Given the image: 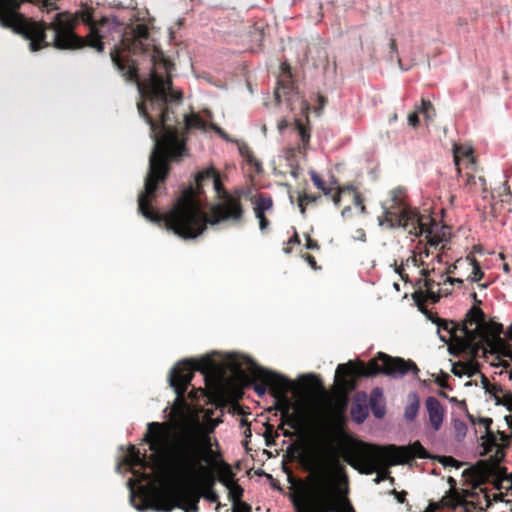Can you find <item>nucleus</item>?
Returning <instances> with one entry per match:
<instances>
[{"label":"nucleus","instance_id":"obj_1","mask_svg":"<svg viewBox=\"0 0 512 512\" xmlns=\"http://www.w3.org/2000/svg\"><path fill=\"white\" fill-rule=\"evenodd\" d=\"M173 106L174 104L168 105L170 117L175 120L170 128L164 127L160 117L146 121L150 125L154 146L149 157V171L145 178L144 190L138 197V210L151 222L163 221L179 237L194 239L206 230L207 224L241 220L243 208L238 197L223 190L219 175L212 180L217 193L223 195L221 202L213 207L211 219L203 211L193 187L183 190L171 210L164 214L151 206L156 197L158 184L163 183L168 175V161L181 157L186 151V138L180 130L181 122L176 117Z\"/></svg>","mask_w":512,"mask_h":512},{"label":"nucleus","instance_id":"obj_2","mask_svg":"<svg viewBox=\"0 0 512 512\" xmlns=\"http://www.w3.org/2000/svg\"><path fill=\"white\" fill-rule=\"evenodd\" d=\"M170 427L167 423L148 424L144 440L149 444L161 468L176 478L206 489H212L217 480L231 489L234 499L242 496V489L235 484L234 473L208 432L187 428L177 433L168 443Z\"/></svg>","mask_w":512,"mask_h":512},{"label":"nucleus","instance_id":"obj_3","mask_svg":"<svg viewBox=\"0 0 512 512\" xmlns=\"http://www.w3.org/2000/svg\"><path fill=\"white\" fill-rule=\"evenodd\" d=\"M463 339L457 341L460 351L467 352L473 357L488 358L494 356L491 361L493 366L508 367L507 361L502 357L512 359L510 343L502 337L503 325L497 322H486L484 312L473 306L466 314L463 327L460 329Z\"/></svg>","mask_w":512,"mask_h":512},{"label":"nucleus","instance_id":"obj_4","mask_svg":"<svg viewBox=\"0 0 512 512\" xmlns=\"http://www.w3.org/2000/svg\"><path fill=\"white\" fill-rule=\"evenodd\" d=\"M385 222L389 227H403L416 237L424 236L429 247L441 250L446 248L448 241L445 226H439L430 215H421L415 208L405 203V191L396 188L391 191L390 199L384 204ZM438 263H447L448 255L441 251L434 258Z\"/></svg>","mask_w":512,"mask_h":512},{"label":"nucleus","instance_id":"obj_5","mask_svg":"<svg viewBox=\"0 0 512 512\" xmlns=\"http://www.w3.org/2000/svg\"><path fill=\"white\" fill-rule=\"evenodd\" d=\"M342 456L351 467L362 474L370 475L379 464L396 465L414 458H427L428 454L419 442L406 448L393 445L382 447L355 440L344 446Z\"/></svg>","mask_w":512,"mask_h":512},{"label":"nucleus","instance_id":"obj_6","mask_svg":"<svg viewBox=\"0 0 512 512\" xmlns=\"http://www.w3.org/2000/svg\"><path fill=\"white\" fill-rule=\"evenodd\" d=\"M338 456L329 449L326 457H313L311 468L314 471V481L310 494L303 499H294L298 512H304L307 505L313 506L309 512H332L334 509V487L330 478V466H338Z\"/></svg>","mask_w":512,"mask_h":512},{"label":"nucleus","instance_id":"obj_7","mask_svg":"<svg viewBox=\"0 0 512 512\" xmlns=\"http://www.w3.org/2000/svg\"><path fill=\"white\" fill-rule=\"evenodd\" d=\"M213 370L214 362L208 357L199 361L183 360L171 370L169 382L176 393V399L170 411L172 419L184 417L185 413L190 409L185 393L191 383L194 372L200 371L204 375L205 381H207Z\"/></svg>","mask_w":512,"mask_h":512},{"label":"nucleus","instance_id":"obj_8","mask_svg":"<svg viewBox=\"0 0 512 512\" xmlns=\"http://www.w3.org/2000/svg\"><path fill=\"white\" fill-rule=\"evenodd\" d=\"M418 371L416 364L411 360L405 361L402 358H393L379 353L378 357L372 359L361 371L352 362L339 364L335 373V381L344 385L346 382L344 378L352 375L373 376L383 373L394 378H401L409 372L417 375Z\"/></svg>","mask_w":512,"mask_h":512},{"label":"nucleus","instance_id":"obj_9","mask_svg":"<svg viewBox=\"0 0 512 512\" xmlns=\"http://www.w3.org/2000/svg\"><path fill=\"white\" fill-rule=\"evenodd\" d=\"M130 485V501L139 511H145L152 507L157 512H171L174 508L183 509L184 512H197L200 495L187 489H173L168 493L158 495L153 501L139 496L140 503H136V495L132 486V479L128 481Z\"/></svg>","mask_w":512,"mask_h":512},{"label":"nucleus","instance_id":"obj_10","mask_svg":"<svg viewBox=\"0 0 512 512\" xmlns=\"http://www.w3.org/2000/svg\"><path fill=\"white\" fill-rule=\"evenodd\" d=\"M244 360L251 375L262 382L254 386L258 396H264L269 388L274 397H284L292 389L293 383L288 378L258 366L250 358L245 357Z\"/></svg>","mask_w":512,"mask_h":512},{"label":"nucleus","instance_id":"obj_11","mask_svg":"<svg viewBox=\"0 0 512 512\" xmlns=\"http://www.w3.org/2000/svg\"><path fill=\"white\" fill-rule=\"evenodd\" d=\"M275 98L278 103L287 101L291 106V110L294 109L293 103L295 100H299L300 96L294 83L292 81V74L290 66L287 63L281 64V75L278 80V85L275 89Z\"/></svg>","mask_w":512,"mask_h":512},{"label":"nucleus","instance_id":"obj_12","mask_svg":"<svg viewBox=\"0 0 512 512\" xmlns=\"http://www.w3.org/2000/svg\"><path fill=\"white\" fill-rule=\"evenodd\" d=\"M492 424V419L490 418H481L479 420V425L483 426L485 429V440L483 442L484 453L487 454L492 452L495 449V458L496 461H500L504 456L502 447L507 444V436L503 432H498L495 434L491 431L490 426Z\"/></svg>","mask_w":512,"mask_h":512},{"label":"nucleus","instance_id":"obj_13","mask_svg":"<svg viewBox=\"0 0 512 512\" xmlns=\"http://www.w3.org/2000/svg\"><path fill=\"white\" fill-rule=\"evenodd\" d=\"M433 322L437 325V333L440 340L447 344L451 342L449 347L450 351L461 352L457 345V341L463 339V334L458 335V332H460L461 328H458V326L453 321H448L441 318H436L433 320Z\"/></svg>","mask_w":512,"mask_h":512},{"label":"nucleus","instance_id":"obj_14","mask_svg":"<svg viewBox=\"0 0 512 512\" xmlns=\"http://www.w3.org/2000/svg\"><path fill=\"white\" fill-rule=\"evenodd\" d=\"M458 179L462 181L460 188L467 194L484 196L487 191L486 180L481 176L476 177L473 172L462 173V176H458Z\"/></svg>","mask_w":512,"mask_h":512},{"label":"nucleus","instance_id":"obj_15","mask_svg":"<svg viewBox=\"0 0 512 512\" xmlns=\"http://www.w3.org/2000/svg\"><path fill=\"white\" fill-rule=\"evenodd\" d=\"M277 400V409L282 414L280 428L284 425H288L292 429H299L303 424V419L297 414H290V401L287 398V394L284 397H275Z\"/></svg>","mask_w":512,"mask_h":512},{"label":"nucleus","instance_id":"obj_16","mask_svg":"<svg viewBox=\"0 0 512 512\" xmlns=\"http://www.w3.org/2000/svg\"><path fill=\"white\" fill-rule=\"evenodd\" d=\"M425 407L428 413L429 423L431 424L434 431H438L444 420L445 408L441 402L430 396L425 401Z\"/></svg>","mask_w":512,"mask_h":512},{"label":"nucleus","instance_id":"obj_17","mask_svg":"<svg viewBox=\"0 0 512 512\" xmlns=\"http://www.w3.org/2000/svg\"><path fill=\"white\" fill-rule=\"evenodd\" d=\"M453 160L459 177L462 176V165L468 160L469 166L475 167V158L473 156V148L467 144L453 145Z\"/></svg>","mask_w":512,"mask_h":512},{"label":"nucleus","instance_id":"obj_18","mask_svg":"<svg viewBox=\"0 0 512 512\" xmlns=\"http://www.w3.org/2000/svg\"><path fill=\"white\" fill-rule=\"evenodd\" d=\"M127 463L132 468V472L135 477L139 479V481H150L151 475L146 474L145 472H140L136 470V467L140 469H145L149 465L146 462L145 455L141 456L139 450H137L134 446L130 447L129 453L127 455Z\"/></svg>","mask_w":512,"mask_h":512},{"label":"nucleus","instance_id":"obj_19","mask_svg":"<svg viewBox=\"0 0 512 512\" xmlns=\"http://www.w3.org/2000/svg\"><path fill=\"white\" fill-rule=\"evenodd\" d=\"M429 274V269L422 270V275L425 277L424 286L426 288L428 298L431 299L433 302H437L442 295L450 294L451 290L448 288L439 287V283H435L433 280L427 278Z\"/></svg>","mask_w":512,"mask_h":512},{"label":"nucleus","instance_id":"obj_20","mask_svg":"<svg viewBox=\"0 0 512 512\" xmlns=\"http://www.w3.org/2000/svg\"><path fill=\"white\" fill-rule=\"evenodd\" d=\"M207 122L203 120L198 114H191L184 116V130L197 129L201 131L207 130Z\"/></svg>","mask_w":512,"mask_h":512},{"label":"nucleus","instance_id":"obj_21","mask_svg":"<svg viewBox=\"0 0 512 512\" xmlns=\"http://www.w3.org/2000/svg\"><path fill=\"white\" fill-rule=\"evenodd\" d=\"M409 404L405 408L404 416L407 421H413L420 408V401L419 397L416 393L409 394Z\"/></svg>","mask_w":512,"mask_h":512},{"label":"nucleus","instance_id":"obj_22","mask_svg":"<svg viewBox=\"0 0 512 512\" xmlns=\"http://www.w3.org/2000/svg\"><path fill=\"white\" fill-rule=\"evenodd\" d=\"M382 396V391L379 388H375L372 391L370 406L373 415L376 418H382L385 414V407L381 404H378L377 398Z\"/></svg>","mask_w":512,"mask_h":512},{"label":"nucleus","instance_id":"obj_23","mask_svg":"<svg viewBox=\"0 0 512 512\" xmlns=\"http://www.w3.org/2000/svg\"><path fill=\"white\" fill-rule=\"evenodd\" d=\"M253 209L256 211H260L263 213H266L273 208V200L270 196H266L263 194L258 195L255 197L253 201Z\"/></svg>","mask_w":512,"mask_h":512},{"label":"nucleus","instance_id":"obj_24","mask_svg":"<svg viewBox=\"0 0 512 512\" xmlns=\"http://www.w3.org/2000/svg\"><path fill=\"white\" fill-rule=\"evenodd\" d=\"M415 110L418 114H423L426 121L430 122L435 116V110L429 100L422 99L421 104L416 106Z\"/></svg>","mask_w":512,"mask_h":512},{"label":"nucleus","instance_id":"obj_25","mask_svg":"<svg viewBox=\"0 0 512 512\" xmlns=\"http://www.w3.org/2000/svg\"><path fill=\"white\" fill-rule=\"evenodd\" d=\"M465 268H471V273L467 277V279L471 282H478L484 276V273L481 270L480 264L472 256H471V263L466 264Z\"/></svg>","mask_w":512,"mask_h":512},{"label":"nucleus","instance_id":"obj_26","mask_svg":"<svg viewBox=\"0 0 512 512\" xmlns=\"http://www.w3.org/2000/svg\"><path fill=\"white\" fill-rule=\"evenodd\" d=\"M295 130L297 132V135L301 141V146L303 149H306V147L309 144L310 141V131L309 129L299 120H296L295 122Z\"/></svg>","mask_w":512,"mask_h":512},{"label":"nucleus","instance_id":"obj_27","mask_svg":"<svg viewBox=\"0 0 512 512\" xmlns=\"http://www.w3.org/2000/svg\"><path fill=\"white\" fill-rule=\"evenodd\" d=\"M351 415L355 422L362 423L367 418L368 411L365 407H362L361 405L357 404L352 406Z\"/></svg>","mask_w":512,"mask_h":512},{"label":"nucleus","instance_id":"obj_28","mask_svg":"<svg viewBox=\"0 0 512 512\" xmlns=\"http://www.w3.org/2000/svg\"><path fill=\"white\" fill-rule=\"evenodd\" d=\"M310 178H311V181L313 182V184L318 189L323 191V193L325 195L331 194L333 189L326 186L325 182L322 180V178L320 177V175L318 173H316L315 171H311L310 172Z\"/></svg>","mask_w":512,"mask_h":512},{"label":"nucleus","instance_id":"obj_29","mask_svg":"<svg viewBox=\"0 0 512 512\" xmlns=\"http://www.w3.org/2000/svg\"><path fill=\"white\" fill-rule=\"evenodd\" d=\"M471 263V256L457 259L453 264L448 265L446 268V274H454L456 270L465 268L466 264Z\"/></svg>","mask_w":512,"mask_h":512},{"label":"nucleus","instance_id":"obj_30","mask_svg":"<svg viewBox=\"0 0 512 512\" xmlns=\"http://www.w3.org/2000/svg\"><path fill=\"white\" fill-rule=\"evenodd\" d=\"M390 466L391 465H387L386 466V465H381V464L376 466V470L373 472V473H375V472L377 473V475H376V477L374 479V482L376 484H379L380 482L386 480L389 477V470L388 469H389Z\"/></svg>","mask_w":512,"mask_h":512},{"label":"nucleus","instance_id":"obj_31","mask_svg":"<svg viewBox=\"0 0 512 512\" xmlns=\"http://www.w3.org/2000/svg\"><path fill=\"white\" fill-rule=\"evenodd\" d=\"M217 175H219V173L214 169V168H207L206 170L204 171H201L197 174L196 176V182L199 185L202 184L203 181H205L206 179H213L215 178Z\"/></svg>","mask_w":512,"mask_h":512},{"label":"nucleus","instance_id":"obj_32","mask_svg":"<svg viewBox=\"0 0 512 512\" xmlns=\"http://www.w3.org/2000/svg\"><path fill=\"white\" fill-rule=\"evenodd\" d=\"M453 428L455 431L456 438L458 440H461L465 437L467 433V425L465 424V422H463L460 419H456L453 421Z\"/></svg>","mask_w":512,"mask_h":512},{"label":"nucleus","instance_id":"obj_33","mask_svg":"<svg viewBox=\"0 0 512 512\" xmlns=\"http://www.w3.org/2000/svg\"><path fill=\"white\" fill-rule=\"evenodd\" d=\"M485 388L490 394L494 396L496 403H500V399L502 398L503 393L506 392L502 389L501 386L496 384L485 383Z\"/></svg>","mask_w":512,"mask_h":512},{"label":"nucleus","instance_id":"obj_34","mask_svg":"<svg viewBox=\"0 0 512 512\" xmlns=\"http://www.w3.org/2000/svg\"><path fill=\"white\" fill-rule=\"evenodd\" d=\"M467 354V352H465ZM469 356H471L473 359L467 362H463V365L465 366L466 375L471 377L478 373L479 371V364L474 360L476 357H473L471 354L468 353Z\"/></svg>","mask_w":512,"mask_h":512},{"label":"nucleus","instance_id":"obj_35","mask_svg":"<svg viewBox=\"0 0 512 512\" xmlns=\"http://www.w3.org/2000/svg\"><path fill=\"white\" fill-rule=\"evenodd\" d=\"M205 396H206V391H205V389H203L201 387L198 389H192L188 395V397L190 398L192 403L198 402L200 397H205Z\"/></svg>","mask_w":512,"mask_h":512},{"label":"nucleus","instance_id":"obj_36","mask_svg":"<svg viewBox=\"0 0 512 512\" xmlns=\"http://www.w3.org/2000/svg\"><path fill=\"white\" fill-rule=\"evenodd\" d=\"M255 217L259 220V227L261 231H264L269 226V221L265 217V213L254 210Z\"/></svg>","mask_w":512,"mask_h":512},{"label":"nucleus","instance_id":"obj_37","mask_svg":"<svg viewBox=\"0 0 512 512\" xmlns=\"http://www.w3.org/2000/svg\"><path fill=\"white\" fill-rule=\"evenodd\" d=\"M499 404L506 406L508 410L512 411V394L507 391L503 393Z\"/></svg>","mask_w":512,"mask_h":512},{"label":"nucleus","instance_id":"obj_38","mask_svg":"<svg viewBox=\"0 0 512 512\" xmlns=\"http://www.w3.org/2000/svg\"><path fill=\"white\" fill-rule=\"evenodd\" d=\"M198 488L205 491L204 497L210 502H216L218 500V495L212 489H206L200 485H196Z\"/></svg>","mask_w":512,"mask_h":512},{"label":"nucleus","instance_id":"obj_39","mask_svg":"<svg viewBox=\"0 0 512 512\" xmlns=\"http://www.w3.org/2000/svg\"><path fill=\"white\" fill-rule=\"evenodd\" d=\"M462 503V497L458 495L456 492H453L451 497L446 500L445 504L449 506H458Z\"/></svg>","mask_w":512,"mask_h":512},{"label":"nucleus","instance_id":"obj_40","mask_svg":"<svg viewBox=\"0 0 512 512\" xmlns=\"http://www.w3.org/2000/svg\"><path fill=\"white\" fill-rule=\"evenodd\" d=\"M452 373L459 377L466 375L465 366L463 365V362L453 364Z\"/></svg>","mask_w":512,"mask_h":512},{"label":"nucleus","instance_id":"obj_41","mask_svg":"<svg viewBox=\"0 0 512 512\" xmlns=\"http://www.w3.org/2000/svg\"><path fill=\"white\" fill-rule=\"evenodd\" d=\"M408 124L414 128L418 127L419 123H420V120H419V117H418V112L415 110L414 112L410 113L408 115Z\"/></svg>","mask_w":512,"mask_h":512},{"label":"nucleus","instance_id":"obj_42","mask_svg":"<svg viewBox=\"0 0 512 512\" xmlns=\"http://www.w3.org/2000/svg\"><path fill=\"white\" fill-rule=\"evenodd\" d=\"M233 512H251V507L244 502L234 504Z\"/></svg>","mask_w":512,"mask_h":512},{"label":"nucleus","instance_id":"obj_43","mask_svg":"<svg viewBox=\"0 0 512 512\" xmlns=\"http://www.w3.org/2000/svg\"><path fill=\"white\" fill-rule=\"evenodd\" d=\"M314 199L311 198L310 196L308 195H302L299 197V207H300V210H301V213L304 215L305 214V207H304V203H309V202H312Z\"/></svg>","mask_w":512,"mask_h":512},{"label":"nucleus","instance_id":"obj_44","mask_svg":"<svg viewBox=\"0 0 512 512\" xmlns=\"http://www.w3.org/2000/svg\"><path fill=\"white\" fill-rule=\"evenodd\" d=\"M306 248L309 250H318L319 245L317 241L313 240L309 235L306 236Z\"/></svg>","mask_w":512,"mask_h":512},{"label":"nucleus","instance_id":"obj_45","mask_svg":"<svg viewBox=\"0 0 512 512\" xmlns=\"http://www.w3.org/2000/svg\"><path fill=\"white\" fill-rule=\"evenodd\" d=\"M429 255H430V251L427 247H425L423 250L418 252V255L416 257H418L419 260L421 261V265H424V259L428 258Z\"/></svg>","mask_w":512,"mask_h":512},{"label":"nucleus","instance_id":"obj_46","mask_svg":"<svg viewBox=\"0 0 512 512\" xmlns=\"http://www.w3.org/2000/svg\"><path fill=\"white\" fill-rule=\"evenodd\" d=\"M307 379L309 380V385H311L314 388H317L318 386H321V381L319 378H317L314 375H308Z\"/></svg>","mask_w":512,"mask_h":512},{"label":"nucleus","instance_id":"obj_47","mask_svg":"<svg viewBox=\"0 0 512 512\" xmlns=\"http://www.w3.org/2000/svg\"><path fill=\"white\" fill-rule=\"evenodd\" d=\"M455 283H458V284H462L463 283V280L461 278H454V277H446L445 280H444V283L443 285L445 286L446 284H450V285H453Z\"/></svg>","mask_w":512,"mask_h":512},{"label":"nucleus","instance_id":"obj_48","mask_svg":"<svg viewBox=\"0 0 512 512\" xmlns=\"http://www.w3.org/2000/svg\"><path fill=\"white\" fill-rule=\"evenodd\" d=\"M239 152L244 157H250L251 152L249 147L246 144H242L239 146Z\"/></svg>","mask_w":512,"mask_h":512},{"label":"nucleus","instance_id":"obj_49","mask_svg":"<svg viewBox=\"0 0 512 512\" xmlns=\"http://www.w3.org/2000/svg\"><path fill=\"white\" fill-rule=\"evenodd\" d=\"M354 203L356 206H359L361 209V212H365V206L362 203V199L359 194L354 195Z\"/></svg>","mask_w":512,"mask_h":512},{"label":"nucleus","instance_id":"obj_50","mask_svg":"<svg viewBox=\"0 0 512 512\" xmlns=\"http://www.w3.org/2000/svg\"><path fill=\"white\" fill-rule=\"evenodd\" d=\"M212 129L220 136L222 137L223 139L225 140H229L227 134L218 126L216 125H212Z\"/></svg>","mask_w":512,"mask_h":512},{"label":"nucleus","instance_id":"obj_51","mask_svg":"<svg viewBox=\"0 0 512 512\" xmlns=\"http://www.w3.org/2000/svg\"><path fill=\"white\" fill-rule=\"evenodd\" d=\"M212 129L220 136L222 137L223 139L225 140H229L227 134L218 126L216 125H212Z\"/></svg>","mask_w":512,"mask_h":512},{"label":"nucleus","instance_id":"obj_52","mask_svg":"<svg viewBox=\"0 0 512 512\" xmlns=\"http://www.w3.org/2000/svg\"><path fill=\"white\" fill-rule=\"evenodd\" d=\"M305 259H306V261L309 263V265L311 266V268H313V269H317V263H316V260H315V258H314L312 255L307 254V255L305 256Z\"/></svg>","mask_w":512,"mask_h":512},{"label":"nucleus","instance_id":"obj_53","mask_svg":"<svg viewBox=\"0 0 512 512\" xmlns=\"http://www.w3.org/2000/svg\"><path fill=\"white\" fill-rule=\"evenodd\" d=\"M343 190L339 189L332 197L335 205H339L341 201V193Z\"/></svg>","mask_w":512,"mask_h":512},{"label":"nucleus","instance_id":"obj_54","mask_svg":"<svg viewBox=\"0 0 512 512\" xmlns=\"http://www.w3.org/2000/svg\"><path fill=\"white\" fill-rule=\"evenodd\" d=\"M278 130L282 132L284 129L288 127V121L286 119H282L278 122Z\"/></svg>","mask_w":512,"mask_h":512},{"label":"nucleus","instance_id":"obj_55","mask_svg":"<svg viewBox=\"0 0 512 512\" xmlns=\"http://www.w3.org/2000/svg\"><path fill=\"white\" fill-rule=\"evenodd\" d=\"M463 170H466V172H475L476 171V166L474 168H472L471 166H469L468 164V160H465L464 164L462 165V171Z\"/></svg>","mask_w":512,"mask_h":512},{"label":"nucleus","instance_id":"obj_56","mask_svg":"<svg viewBox=\"0 0 512 512\" xmlns=\"http://www.w3.org/2000/svg\"><path fill=\"white\" fill-rule=\"evenodd\" d=\"M288 243L289 244H299L300 243V239H299V236L296 231H294V235L289 239Z\"/></svg>","mask_w":512,"mask_h":512},{"label":"nucleus","instance_id":"obj_57","mask_svg":"<svg viewBox=\"0 0 512 512\" xmlns=\"http://www.w3.org/2000/svg\"><path fill=\"white\" fill-rule=\"evenodd\" d=\"M231 365H232V368L235 372H240L241 371V363H238L236 360H232L231 361Z\"/></svg>","mask_w":512,"mask_h":512},{"label":"nucleus","instance_id":"obj_58","mask_svg":"<svg viewBox=\"0 0 512 512\" xmlns=\"http://www.w3.org/2000/svg\"><path fill=\"white\" fill-rule=\"evenodd\" d=\"M502 359L507 361L508 364L511 365L512 359L510 357H502ZM501 367L504 368L505 370H507L510 366H508V367L501 366ZM509 378L512 380V370L509 371Z\"/></svg>","mask_w":512,"mask_h":512},{"label":"nucleus","instance_id":"obj_59","mask_svg":"<svg viewBox=\"0 0 512 512\" xmlns=\"http://www.w3.org/2000/svg\"><path fill=\"white\" fill-rule=\"evenodd\" d=\"M506 336L512 340V325L508 328V330L506 331ZM510 347L512 349V343H510Z\"/></svg>","mask_w":512,"mask_h":512},{"label":"nucleus","instance_id":"obj_60","mask_svg":"<svg viewBox=\"0 0 512 512\" xmlns=\"http://www.w3.org/2000/svg\"><path fill=\"white\" fill-rule=\"evenodd\" d=\"M484 499H485V503H486L485 505H486V507H489V506L491 505V501H490V499L488 498V496H487V495H484Z\"/></svg>","mask_w":512,"mask_h":512},{"label":"nucleus","instance_id":"obj_61","mask_svg":"<svg viewBox=\"0 0 512 512\" xmlns=\"http://www.w3.org/2000/svg\"><path fill=\"white\" fill-rule=\"evenodd\" d=\"M503 271H504L505 273H509V272H510V266H509L508 264H504V265H503Z\"/></svg>","mask_w":512,"mask_h":512},{"label":"nucleus","instance_id":"obj_62","mask_svg":"<svg viewBox=\"0 0 512 512\" xmlns=\"http://www.w3.org/2000/svg\"><path fill=\"white\" fill-rule=\"evenodd\" d=\"M300 108H301V109L306 108V104H305V102H304L303 100H301Z\"/></svg>","mask_w":512,"mask_h":512},{"label":"nucleus","instance_id":"obj_63","mask_svg":"<svg viewBox=\"0 0 512 512\" xmlns=\"http://www.w3.org/2000/svg\"><path fill=\"white\" fill-rule=\"evenodd\" d=\"M397 118H398V117H397V114H394V115L391 117V120H390V121H391V122H392V121H396V120H397Z\"/></svg>","mask_w":512,"mask_h":512},{"label":"nucleus","instance_id":"obj_64","mask_svg":"<svg viewBox=\"0 0 512 512\" xmlns=\"http://www.w3.org/2000/svg\"><path fill=\"white\" fill-rule=\"evenodd\" d=\"M479 286H480V288L485 289V288H487V287H488V284H487V283H485V284H480Z\"/></svg>","mask_w":512,"mask_h":512}]
</instances>
